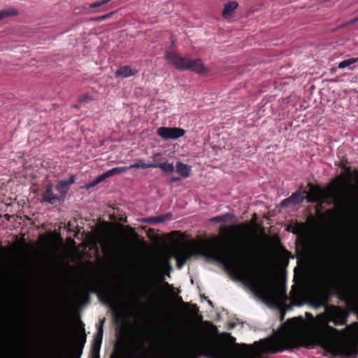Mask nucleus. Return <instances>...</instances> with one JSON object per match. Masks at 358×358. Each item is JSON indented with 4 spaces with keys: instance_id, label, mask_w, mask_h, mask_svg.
Instances as JSON below:
<instances>
[{
    "instance_id": "nucleus-19",
    "label": "nucleus",
    "mask_w": 358,
    "mask_h": 358,
    "mask_svg": "<svg viewBox=\"0 0 358 358\" xmlns=\"http://www.w3.org/2000/svg\"><path fill=\"white\" fill-rule=\"evenodd\" d=\"M61 201H64V199H62L61 195L58 196L57 194H53L52 185L48 184L45 186V192L43 194L42 201L48 202L51 204H55V203Z\"/></svg>"
},
{
    "instance_id": "nucleus-5",
    "label": "nucleus",
    "mask_w": 358,
    "mask_h": 358,
    "mask_svg": "<svg viewBox=\"0 0 358 358\" xmlns=\"http://www.w3.org/2000/svg\"><path fill=\"white\" fill-rule=\"evenodd\" d=\"M337 165L345 171V173L341 174L333 180L332 185L328 192V196L334 199L335 201L342 204H347L350 203L352 199L347 198L343 192L338 190L343 189L344 187H348L351 191L354 189V187L349 180V176L351 173V168L347 166L343 160L339 162Z\"/></svg>"
},
{
    "instance_id": "nucleus-24",
    "label": "nucleus",
    "mask_w": 358,
    "mask_h": 358,
    "mask_svg": "<svg viewBox=\"0 0 358 358\" xmlns=\"http://www.w3.org/2000/svg\"><path fill=\"white\" fill-rule=\"evenodd\" d=\"M171 217H172V214L171 213H168L164 215L147 217L145 220V222L150 224H156L158 223H162L166 220L171 219Z\"/></svg>"
},
{
    "instance_id": "nucleus-2",
    "label": "nucleus",
    "mask_w": 358,
    "mask_h": 358,
    "mask_svg": "<svg viewBox=\"0 0 358 358\" xmlns=\"http://www.w3.org/2000/svg\"><path fill=\"white\" fill-rule=\"evenodd\" d=\"M285 327L280 331L252 345L236 343V338L229 333H222L220 337L228 339L229 343H222L216 345L212 342L208 334L204 340H198L195 344H188L172 356L167 358H262L264 354H275L289 350L288 342L279 341L284 334Z\"/></svg>"
},
{
    "instance_id": "nucleus-22",
    "label": "nucleus",
    "mask_w": 358,
    "mask_h": 358,
    "mask_svg": "<svg viewBox=\"0 0 358 358\" xmlns=\"http://www.w3.org/2000/svg\"><path fill=\"white\" fill-rule=\"evenodd\" d=\"M238 3L236 1H229L224 6L222 15L224 18L232 16L233 12L238 8Z\"/></svg>"
},
{
    "instance_id": "nucleus-14",
    "label": "nucleus",
    "mask_w": 358,
    "mask_h": 358,
    "mask_svg": "<svg viewBox=\"0 0 358 358\" xmlns=\"http://www.w3.org/2000/svg\"><path fill=\"white\" fill-rule=\"evenodd\" d=\"M127 170H128V168L126 166L115 167V168L103 173V174L100 175L98 178H96L92 182L91 186L92 187L95 186V185L99 184L100 182H103V180H105L106 178H108L109 177H111L114 175L121 174Z\"/></svg>"
},
{
    "instance_id": "nucleus-26",
    "label": "nucleus",
    "mask_w": 358,
    "mask_h": 358,
    "mask_svg": "<svg viewBox=\"0 0 358 358\" xmlns=\"http://www.w3.org/2000/svg\"><path fill=\"white\" fill-rule=\"evenodd\" d=\"M160 156V153H157L154 155V159L155 162V166H154V168H159L162 170V171L165 173H172L174 171V166L173 164L171 163H157V157Z\"/></svg>"
},
{
    "instance_id": "nucleus-38",
    "label": "nucleus",
    "mask_w": 358,
    "mask_h": 358,
    "mask_svg": "<svg viewBox=\"0 0 358 358\" xmlns=\"http://www.w3.org/2000/svg\"><path fill=\"white\" fill-rule=\"evenodd\" d=\"M89 99H90V96L88 95H85V96L80 98V102H86L87 100H88Z\"/></svg>"
},
{
    "instance_id": "nucleus-12",
    "label": "nucleus",
    "mask_w": 358,
    "mask_h": 358,
    "mask_svg": "<svg viewBox=\"0 0 358 358\" xmlns=\"http://www.w3.org/2000/svg\"><path fill=\"white\" fill-rule=\"evenodd\" d=\"M98 296L101 300L111 308H114L116 298L110 289L106 287H99Z\"/></svg>"
},
{
    "instance_id": "nucleus-32",
    "label": "nucleus",
    "mask_w": 358,
    "mask_h": 358,
    "mask_svg": "<svg viewBox=\"0 0 358 358\" xmlns=\"http://www.w3.org/2000/svg\"><path fill=\"white\" fill-rule=\"evenodd\" d=\"M17 15V11L14 9L1 10H0V20L8 17L10 16H15Z\"/></svg>"
},
{
    "instance_id": "nucleus-39",
    "label": "nucleus",
    "mask_w": 358,
    "mask_h": 358,
    "mask_svg": "<svg viewBox=\"0 0 358 358\" xmlns=\"http://www.w3.org/2000/svg\"><path fill=\"white\" fill-rule=\"evenodd\" d=\"M300 106V108H295V112H297L298 110H306L307 108V106H301V104H299Z\"/></svg>"
},
{
    "instance_id": "nucleus-42",
    "label": "nucleus",
    "mask_w": 358,
    "mask_h": 358,
    "mask_svg": "<svg viewBox=\"0 0 358 358\" xmlns=\"http://www.w3.org/2000/svg\"><path fill=\"white\" fill-rule=\"evenodd\" d=\"M68 181H69V182H71V185L73 184L75 181L74 178L71 177Z\"/></svg>"
},
{
    "instance_id": "nucleus-3",
    "label": "nucleus",
    "mask_w": 358,
    "mask_h": 358,
    "mask_svg": "<svg viewBox=\"0 0 358 358\" xmlns=\"http://www.w3.org/2000/svg\"><path fill=\"white\" fill-rule=\"evenodd\" d=\"M230 229L241 235V238L236 244V249H238L236 251L227 250L217 243L203 245L199 250L180 247L175 250L172 255L162 260L161 266L169 272L172 269L170 258L173 257L176 260L178 268L180 269L189 259L193 256L200 255L208 259L223 264L238 278L240 275H244L251 282H253L254 281L250 278L249 272L243 267L244 261L246 259L247 253L249 252L250 246V241L246 236L251 229L250 224L246 223L234 225L230 227Z\"/></svg>"
},
{
    "instance_id": "nucleus-48",
    "label": "nucleus",
    "mask_w": 358,
    "mask_h": 358,
    "mask_svg": "<svg viewBox=\"0 0 358 358\" xmlns=\"http://www.w3.org/2000/svg\"><path fill=\"white\" fill-rule=\"evenodd\" d=\"M73 106L74 108H78V106H77V105H74V106Z\"/></svg>"
},
{
    "instance_id": "nucleus-10",
    "label": "nucleus",
    "mask_w": 358,
    "mask_h": 358,
    "mask_svg": "<svg viewBox=\"0 0 358 358\" xmlns=\"http://www.w3.org/2000/svg\"><path fill=\"white\" fill-rule=\"evenodd\" d=\"M157 134L164 140L178 139L184 136L185 131L178 127H162L157 129Z\"/></svg>"
},
{
    "instance_id": "nucleus-13",
    "label": "nucleus",
    "mask_w": 358,
    "mask_h": 358,
    "mask_svg": "<svg viewBox=\"0 0 358 358\" xmlns=\"http://www.w3.org/2000/svg\"><path fill=\"white\" fill-rule=\"evenodd\" d=\"M127 170H128V168L126 166L115 167V168L103 173V174L100 175L98 178H96L92 182L91 186L92 187L95 186V185L99 184L100 182H103V180H105L106 178H108L109 177H111L114 175L121 174Z\"/></svg>"
},
{
    "instance_id": "nucleus-40",
    "label": "nucleus",
    "mask_w": 358,
    "mask_h": 358,
    "mask_svg": "<svg viewBox=\"0 0 358 358\" xmlns=\"http://www.w3.org/2000/svg\"><path fill=\"white\" fill-rule=\"evenodd\" d=\"M179 299L180 302L183 306H188V304H187V303L183 302V301H182V298H181V297H179V299Z\"/></svg>"
},
{
    "instance_id": "nucleus-30",
    "label": "nucleus",
    "mask_w": 358,
    "mask_h": 358,
    "mask_svg": "<svg viewBox=\"0 0 358 358\" xmlns=\"http://www.w3.org/2000/svg\"><path fill=\"white\" fill-rule=\"evenodd\" d=\"M154 166H155V162H150V163H145L142 160L138 159L136 162V163L131 164L129 166H127L128 169H148V168H154Z\"/></svg>"
},
{
    "instance_id": "nucleus-45",
    "label": "nucleus",
    "mask_w": 358,
    "mask_h": 358,
    "mask_svg": "<svg viewBox=\"0 0 358 358\" xmlns=\"http://www.w3.org/2000/svg\"><path fill=\"white\" fill-rule=\"evenodd\" d=\"M335 267L338 268L340 267V264L338 263L334 264Z\"/></svg>"
},
{
    "instance_id": "nucleus-16",
    "label": "nucleus",
    "mask_w": 358,
    "mask_h": 358,
    "mask_svg": "<svg viewBox=\"0 0 358 358\" xmlns=\"http://www.w3.org/2000/svg\"><path fill=\"white\" fill-rule=\"evenodd\" d=\"M127 170H128V168L126 166L115 167V168L103 173V174L100 175L98 178H96L92 182L91 186L92 187L95 186V185L99 184L100 182H103V180H105L106 178H108L109 177H111L114 175L121 174Z\"/></svg>"
},
{
    "instance_id": "nucleus-29",
    "label": "nucleus",
    "mask_w": 358,
    "mask_h": 358,
    "mask_svg": "<svg viewBox=\"0 0 358 358\" xmlns=\"http://www.w3.org/2000/svg\"><path fill=\"white\" fill-rule=\"evenodd\" d=\"M70 185L71 182H69L68 180H61L56 185V190L61 194L62 199H64Z\"/></svg>"
},
{
    "instance_id": "nucleus-23",
    "label": "nucleus",
    "mask_w": 358,
    "mask_h": 358,
    "mask_svg": "<svg viewBox=\"0 0 358 358\" xmlns=\"http://www.w3.org/2000/svg\"><path fill=\"white\" fill-rule=\"evenodd\" d=\"M136 70L131 69L129 66H123L115 71V76L116 78H127L136 74Z\"/></svg>"
},
{
    "instance_id": "nucleus-7",
    "label": "nucleus",
    "mask_w": 358,
    "mask_h": 358,
    "mask_svg": "<svg viewBox=\"0 0 358 358\" xmlns=\"http://www.w3.org/2000/svg\"><path fill=\"white\" fill-rule=\"evenodd\" d=\"M350 178L355 181V185H352L354 187V189L351 191L348 187H344L343 189H341L340 191L343 192L346 197L349 199H352V201L347 204H342L339 202L336 201V206H339L341 209H349L352 207H354L357 203V194L355 192V189H358V169H354L353 171H351V173L349 176V180H350Z\"/></svg>"
},
{
    "instance_id": "nucleus-41",
    "label": "nucleus",
    "mask_w": 358,
    "mask_h": 358,
    "mask_svg": "<svg viewBox=\"0 0 358 358\" xmlns=\"http://www.w3.org/2000/svg\"><path fill=\"white\" fill-rule=\"evenodd\" d=\"M358 22V17H355L353 20H351L350 24H354L355 22Z\"/></svg>"
},
{
    "instance_id": "nucleus-21",
    "label": "nucleus",
    "mask_w": 358,
    "mask_h": 358,
    "mask_svg": "<svg viewBox=\"0 0 358 358\" xmlns=\"http://www.w3.org/2000/svg\"><path fill=\"white\" fill-rule=\"evenodd\" d=\"M187 67V70H190L199 74H204L208 72L206 68L204 66V64L200 59H189Z\"/></svg>"
},
{
    "instance_id": "nucleus-1",
    "label": "nucleus",
    "mask_w": 358,
    "mask_h": 358,
    "mask_svg": "<svg viewBox=\"0 0 358 358\" xmlns=\"http://www.w3.org/2000/svg\"><path fill=\"white\" fill-rule=\"evenodd\" d=\"M306 315L309 322L299 317L287 320L285 324L286 333L279 341L288 342L289 350L317 345L334 356L358 355V338L350 342L341 341L338 330L329 325V322L337 326L346 324L348 315L345 310L332 306L327 313L320 314L315 318L310 313Z\"/></svg>"
},
{
    "instance_id": "nucleus-49",
    "label": "nucleus",
    "mask_w": 358,
    "mask_h": 358,
    "mask_svg": "<svg viewBox=\"0 0 358 358\" xmlns=\"http://www.w3.org/2000/svg\"><path fill=\"white\" fill-rule=\"evenodd\" d=\"M208 303H209V304H210V305H212V304H213V303H212V302H211L210 301H208Z\"/></svg>"
},
{
    "instance_id": "nucleus-50",
    "label": "nucleus",
    "mask_w": 358,
    "mask_h": 358,
    "mask_svg": "<svg viewBox=\"0 0 358 358\" xmlns=\"http://www.w3.org/2000/svg\"><path fill=\"white\" fill-rule=\"evenodd\" d=\"M129 229H130L131 231H134V230H133V229H132V228L129 227Z\"/></svg>"
},
{
    "instance_id": "nucleus-43",
    "label": "nucleus",
    "mask_w": 358,
    "mask_h": 358,
    "mask_svg": "<svg viewBox=\"0 0 358 358\" xmlns=\"http://www.w3.org/2000/svg\"><path fill=\"white\" fill-rule=\"evenodd\" d=\"M178 180H180L179 178H171V182H176V181H178Z\"/></svg>"
},
{
    "instance_id": "nucleus-33",
    "label": "nucleus",
    "mask_w": 358,
    "mask_h": 358,
    "mask_svg": "<svg viewBox=\"0 0 358 358\" xmlns=\"http://www.w3.org/2000/svg\"><path fill=\"white\" fill-rule=\"evenodd\" d=\"M232 217L231 214L227 213L219 216H216L214 217H212L210 219L211 221L216 222H225L229 220H231Z\"/></svg>"
},
{
    "instance_id": "nucleus-35",
    "label": "nucleus",
    "mask_w": 358,
    "mask_h": 358,
    "mask_svg": "<svg viewBox=\"0 0 358 358\" xmlns=\"http://www.w3.org/2000/svg\"><path fill=\"white\" fill-rule=\"evenodd\" d=\"M109 1H110V0H102L101 1H96V2H94L92 4H90V8H97V7H99V6L106 4Z\"/></svg>"
},
{
    "instance_id": "nucleus-27",
    "label": "nucleus",
    "mask_w": 358,
    "mask_h": 358,
    "mask_svg": "<svg viewBox=\"0 0 358 358\" xmlns=\"http://www.w3.org/2000/svg\"><path fill=\"white\" fill-rule=\"evenodd\" d=\"M322 198V190L319 187L311 189L310 194L308 195V201L313 203L317 202Z\"/></svg>"
},
{
    "instance_id": "nucleus-47",
    "label": "nucleus",
    "mask_w": 358,
    "mask_h": 358,
    "mask_svg": "<svg viewBox=\"0 0 358 358\" xmlns=\"http://www.w3.org/2000/svg\"><path fill=\"white\" fill-rule=\"evenodd\" d=\"M164 285H165V286H166V287H170V285H169L168 282H165V283H164Z\"/></svg>"
},
{
    "instance_id": "nucleus-11",
    "label": "nucleus",
    "mask_w": 358,
    "mask_h": 358,
    "mask_svg": "<svg viewBox=\"0 0 358 358\" xmlns=\"http://www.w3.org/2000/svg\"><path fill=\"white\" fill-rule=\"evenodd\" d=\"M166 58L173 64L176 69L181 71L187 70L189 58L180 57L172 52H167Z\"/></svg>"
},
{
    "instance_id": "nucleus-18",
    "label": "nucleus",
    "mask_w": 358,
    "mask_h": 358,
    "mask_svg": "<svg viewBox=\"0 0 358 358\" xmlns=\"http://www.w3.org/2000/svg\"><path fill=\"white\" fill-rule=\"evenodd\" d=\"M103 330L99 328L94 334L91 348V357H99V352L102 343Z\"/></svg>"
},
{
    "instance_id": "nucleus-44",
    "label": "nucleus",
    "mask_w": 358,
    "mask_h": 358,
    "mask_svg": "<svg viewBox=\"0 0 358 358\" xmlns=\"http://www.w3.org/2000/svg\"><path fill=\"white\" fill-rule=\"evenodd\" d=\"M293 110V109H292V108H289V105H288V106H287V110H288V112H289V111H291V110Z\"/></svg>"
},
{
    "instance_id": "nucleus-15",
    "label": "nucleus",
    "mask_w": 358,
    "mask_h": 358,
    "mask_svg": "<svg viewBox=\"0 0 358 358\" xmlns=\"http://www.w3.org/2000/svg\"><path fill=\"white\" fill-rule=\"evenodd\" d=\"M127 170H128V168L126 166L115 167V168L103 173V174L100 175L98 178H96L92 182L91 186L92 187L95 186V185L99 184L100 182H103V180H105L106 178H108L109 177H111L114 175L121 174Z\"/></svg>"
},
{
    "instance_id": "nucleus-36",
    "label": "nucleus",
    "mask_w": 358,
    "mask_h": 358,
    "mask_svg": "<svg viewBox=\"0 0 358 358\" xmlns=\"http://www.w3.org/2000/svg\"><path fill=\"white\" fill-rule=\"evenodd\" d=\"M206 324L211 327V331H212L213 334H218L217 328L213 323H211L210 322H206Z\"/></svg>"
},
{
    "instance_id": "nucleus-25",
    "label": "nucleus",
    "mask_w": 358,
    "mask_h": 358,
    "mask_svg": "<svg viewBox=\"0 0 358 358\" xmlns=\"http://www.w3.org/2000/svg\"><path fill=\"white\" fill-rule=\"evenodd\" d=\"M358 62V57H351L347 59H345L341 62L337 67L331 68V72H335L336 69H345L348 68L349 69H352L354 66H352L355 63Z\"/></svg>"
},
{
    "instance_id": "nucleus-8",
    "label": "nucleus",
    "mask_w": 358,
    "mask_h": 358,
    "mask_svg": "<svg viewBox=\"0 0 358 358\" xmlns=\"http://www.w3.org/2000/svg\"><path fill=\"white\" fill-rule=\"evenodd\" d=\"M331 294V289L327 285V281L325 280L322 282L320 292L313 296L312 299L313 304L316 308L327 307Z\"/></svg>"
},
{
    "instance_id": "nucleus-51",
    "label": "nucleus",
    "mask_w": 358,
    "mask_h": 358,
    "mask_svg": "<svg viewBox=\"0 0 358 358\" xmlns=\"http://www.w3.org/2000/svg\"><path fill=\"white\" fill-rule=\"evenodd\" d=\"M91 358H94V357H91ZM97 358H99V357H97Z\"/></svg>"
},
{
    "instance_id": "nucleus-4",
    "label": "nucleus",
    "mask_w": 358,
    "mask_h": 358,
    "mask_svg": "<svg viewBox=\"0 0 358 358\" xmlns=\"http://www.w3.org/2000/svg\"><path fill=\"white\" fill-rule=\"evenodd\" d=\"M244 269H246L253 282H251L248 278L244 275H240L239 278L245 282L254 292L269 298L273 303L280 309V320L284 319L286 311L292 309L293 306H301L304 303L303 298L299 291H292L289 297L285 289L276 293H271L263 278L257 275L252 256L249 250L247 253L246 259L244 261Z\"/></svg>"
},
{
    "instance_id": "nucleus-46",
    "label": "nucleus",
    "mask_w": 358,
    "mask_h": 358,
    "mask_svg": "<svg viewBox=\"0 0 358 358\" xmlns=\"http://www.w3.org/2000/svg\"><path fill=\"white\" fill-rule=\"evenodd\" d=\"M194 308H195V311H196V312H198V311H199V310H198V308H197L196 305H194Z\"/></svg>"
},
{
    "instance_id": "nucleus-28",
    "label": "nucleus",
    "mask_w": 358,
    "mask_h": 358,
    "mask_svg": "<svg viewBox=\"0 0 358 358\" xmlns=\"http://www.w3.org/2000/svg\"><path fill=\"white\" fill-rule=\"evenodd\" d=\"M176 171L183 178H187L190 175L191 167L181 162H178L176 163Z\"/></svg>"
},
{
    "instance_id": "nucleus-34",
    "label": "nucleus",
    "mask_w": 358,
    "mask_h": 358,
    "mask_svg": "<svg viewBox=\"0 0 358 358\" xmlns=\"http://www.w3.org/2000/svg\"><path fill=\"white\" fill-rule=\"evenodd\" d=\"M115 13V11L110 12V13H109L108 14H106V15H101V16H99V17H96L92 18V20H94V21H103L104 20H106V19L109 18Z\"/></svg>"
},
{
    "instance_id": "nucleus-20",
    "label": "nucleus",
    "mask_w": 358,
    "mask_h": 358,
    "mask_svg": "<svg viewBox=\"0 0 358 358\" xmlns=\"http://www.w3.org/2000/svg\"><path fill=\"white\" fill-rule=\"evenodd\" d=\"M307 194L306 190H303L302 192L300 191L295 192L289 197L284 199L281 205L285 207L288 206L289 203H299L304 200V195Z\"/></svg>"
},
{
    "instance_id": "nucleus-31",
    "label": "nucleus",
    "mask_w": 358,
    "mask_h": 358,
    "mask_svg": "<svg viewBox=\"0 0 358 358\" xmlns=\"http://www.w3.org/2000/svg\"><path fill=\"white\" fill-rule=\"evenodd\" d=\"M83 331H85V329H83ZM86 342V335L85 332L83 333L81 336H80L76 341V348L79 351V356L82 353V350L85 345Z\"/></svg>"
},
{
    "instance_id": "nucleus-37",
    "label": "nucleus",
    "mask_w": 358,
    "mask_h": 358,
    "mask_svg": "<svg viewBox=\"0 0 358 358\" xmlns=\"http://www.w3.org/2000/svg\"><path fill=\"white\" fill-rule=\"evenodd\" d=\"M110 358H123L122 352L121 350L115 351Z\"/></svg>"
},
{
    "instance_id": "nucleus-17",
    "label": "nucleus",
    "mask_w": 358,
    "mask_h": 358,
    "mask_svg": "<svg viewBox=\"0 0 358 358\" xmlns=\"http://www.w3.org/2000/svg\"><path fill=\"white\" fill-rule=\"evenodd\" d=\"M127 170H128V168L126 166L115 167V168L103 173V174L100 175L98 178H96L92 182L91 186L92 187L95 186V185L99 184L100 182H103V180H105L106 178H108L109 177H111L114 175L121 174Z\"/></svg>"
},
{
    "instance_id": "nucleus-9",
    "label": "nucleus",
    "mask_w": 358,
    "mask_h": 358,
    "mask_svg": "<svg viewBox=\"0 0 358 358\" xmlns=\"http://www.w3.org/2000/svg\"><path fill=\"white\" fill-rule=\"evenodd\" d=\"M157 274V268L155 265H151L148 267L146 275V283L144 287V292L146 295L153 296L157 289V283L155 281Z\"/></svg>"
},
{
    "instance_id": "nucleus-6",
    "label": "nucleus",
    "mask_w": 358,
    "mask_h": 358,
    "mask_svg": "<svg viewBox=\"0 0 358 358\" xmlns=\"http://www.w3.org/2000/svg\"><path fill=\"white\" fill-rule=\"evenodd\" d=\"M330 282L331 288L339 293L341 299H345L349 297L358 296V275L350 279L344 286H341L332 280Z\"/></svg>"
}]
</instances>
